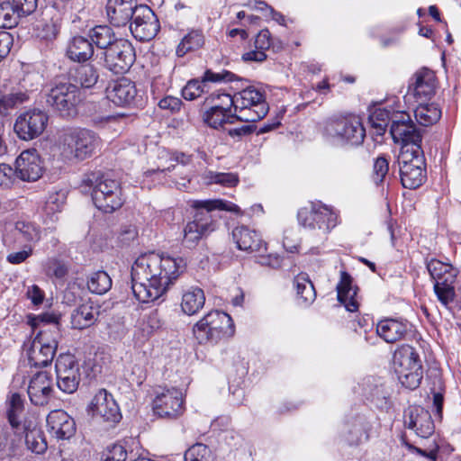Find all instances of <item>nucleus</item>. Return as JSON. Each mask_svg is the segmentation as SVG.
Instances as JSON below:
<instances>
[{"instance_id":"obj_61","label":"nucleus","mask_w":461,"mask_h":461,"mask_svg":"<svg viewBox=\"0 0 461 461\" xmlns=\"http://www.w3.org/2000/svg\"><path fill=\"white\" fill-rule=\"evenodd\" d=\"M22 17L34 13L38 6V0H12Z\"/></svg>"},{"instance_id":"obj_26","label":"nucleus","mask_w":461,"mask_h":461,"mask_svg":"<svg viewBox=\"0 0 461 461\" xmlns=\"http://www.w3.org/2000/svg\"><path fill=\"white\" fill-rule=\"evenodd\" d=\"M232 237L240 250L249 253H260L267 250L266 243L260 236L255 231L245 226L236 227L232 230Z\"/></svg>"},{"instance_id":"obj_29","label":"nucleus","mask_w":461,"mask_h":461,"mask_svg":"<svg viewBox=\"0 0 461 461\" xmlns=\"http://www.w3.org/2000/svg\"><path fill=\"white\" fill-rule=\"evenodd\" d=\"M53 12L52 9L46 10L42 13V18L37 21L33 26L34 34L41 41H53L59 33L60 23L58 18L55 19L51 15Z\"/></svg>"},{"instance_id":"obj_55","label":"nucleus","mask_w":461,"mask_h":461,"mask_svg":"<svg viewBox=\"0 0 461 461\" xmlns=\"http://www.w3.org/2000/svg\"><path fill=\"white\" fill-rule=\"evenodd\" d=\"M27 99L24 93H12L0 98V114L6 115L8 111Z\"/></svg>"},{"instance_id":"obj_27","label":"nucleus","mask_w":461,"mask_h":461,"mask_svg":"<svg viewBox=\"0 0 461 461\" xmlns=\"http://www.w3.org/2000/svg\"><path fill=\"white\" fill-rule=\"evenodd\" d=\"M100 306L94 303H86L76 308L71 314V324L74 329L84 330L94 325L99 316Z\"/></svg>"},{"instance_id":"obj_20","label":"nucleus","mask_w":461,"mask_h":461,"mask_svg":"<svg viewBox=\"0 0 461 461\" xmlns=\"http://www.w3.org/2000/svg\"><path fill=\"white\" fill-rule=\"evenodd\" d=\"M46 421L48 431L58 439H67L75 434V420L62 410L51 411Z\"/></svg>"},{"instance_id":"obj_30","label":"nucleus","mask_w":461,"mask_h":461,"mask_svg":"<svg viewBox=\"0 0 461 461\" xmlns=\"http://www.w3.org/2000/svg\"><path fill=\"white\" fill-rule=\"evenodd\" d=\"M17 429L6 425L0 427V459L16 456L21 448L22 436Z\"/></svg>"},{"instance_id":"obj_3","label":"nucleus","mask_w":461,"mask_h":461,"mask_svg":"<svg viewBox=\"0 0 461 461\" xmlns=\"http://www.w3.org/2000/svg\"><path fill=\"white\" fill-rule=\"evenodd\" d=\"M102 147L100 136L86 128L73 129L64 134L62 154L68 159L83 161L94 156Z\"/></svg>"},{"instance_id":"obj_35","label":"nucleus","mask_w":461,"mask_h":461,"mask_svg":"<svg viewBox=\"0 0 461 461\" xmlns=\"http://www.w3.org/2000/svg\"><path fill=\"white\" fill-rule=\"evenodd\" d=\"M318 212L314 234L324 237L338 224V215L331 208L324 204H319Z\"/></svg>"},{"instance_id":"obj_10","label":"nucleus","mask_w":461,"mask_h":461,"mask_svg":"<svg viewBox=\"0 0 461 461\" xmlns=\"http://www.w3.org/2000/svg\"><path fill=\"white\" fill-rule=\"evenodd\" d=\"M104 67L114 74H124L135 62L136 55L132 44L125 39H119L106 50L101 51Z\"/></svg>"},{"instance_id":"obj_36","label":"nucleus","mask_w":461,"mask_h":461,"mask_svg":"<svg viewBox=\"0 0 461 461\" xmlns=\"http://www.w3.org/2000/svg\"><path fill=\"white\" fill-rule=\"evenodd\" d=\"M88 37L92 45H95L98 49L106 50L118 39L111 27L107 25H98L89 31Z\"/></svg>"},{"instance_id":"obj_17","label":"nucleus","mask_w":461,"mask_h":461,"mask_svg":"<svg viewBox=\"0 0 461 461\" xmlns=\"http://www.w3.org/2000/svg\"><path fill=\"white\" fill-rule=\"evenodd\" d=\"M183 411V393L176 388L164 390L153 401V411L160 418L176 419Z\"/></svg>"},{"instance_id":"obj_41","label":"nucleus","mask_w":461,"mask_h":461,"mask_svg":"<svg viewBox=\"0 0 461 461\" xmlns=\"http://www.w3.org/2000/svg\"><path fill=\"white\" fill-rule=\"evenodd\" d=\"M22 15L12 0H0V28L12 29L18 25Z\"/></svg>"},{"instance_id":"obj_6","label":"nucleus","mask_w":461,"mask_h":461,"mask_svg":"<svg viewBox=\"0 0 461 461\" xmlns=\"http://www.w3.org/2000/svg\"><path fill=\"white\" fill-rule=\"evenodd\" d=\"M401 182L404 188L420 187L426 179L425 158L421 147L415 146L413 150L403 149L398 157Z\"/></svg>"},{"instance_id":"obj_14","label":"nucleus","mask_w":461,"mask_h":461,"mask_svg":"<svg viewBox=\"0 0 461 461\" xmlns=\"http://www.w3.org/2000/svg\"><path fill=\"white\" fill-rule=\"evenodd\" d=\"M57 385L65 393H75L81 380L79 364L75 356L61 354L55 363Z\"/></svg>"},{"instance_id":"obj_42","label":"nucleus","mask_w":461,"mask_h":461,"mask_svg":"<svg viewBox=\"0 0 461 461\" xmlns=\"http://www.w3.org/2000/svg\"><path fill=\"white\" fill-rule=\"evenodd\" d=\"M237 113L217 109V106H211L203 114V121L212 128L218 129L224 123H233L237 120Z\"/></svg>"},{"instance_id":"obj_49","label":"nucleus","mask_w":461,"mask_h":461,"mask_svg":"<svg viewBox=\"0 0 461 461\" xmlns=\"http://www.w3.org/2000/svg\"><path fill=\"white\" fill-rule=\"evenodd\" d=\"M236 98L229 94L215 92L205 98L204 104L211 106H217V109L230 113L231 109L235 110Z\"/></svg>"},{"instance_id":"obj_52","label":"nucleus","mask_w":461,"mask_h":461,"mask_svg":"<svg viewBox=\"0 0 461 461\" xmlns=\"http://www.w3.org/2000/svg\"><path fill=\"white\" fill-rule=\"evenodd\" d=\"M29 324L32 326L33 330L38 328L41 330L52 326L59 327V317L53 313L45 312L31 317ZM58 329L59 330V328Z\"/></svg>"},{"instance_id":"obj_39","label":"nucleus","mask_w":461,"mask_h":461,"mask_svg":"<svg viewBox=\"0 0 461 461\" xmlns=\"http://www.w3.org/2000/svg\"><path fill=\"white\" fill-rule=\"evenodd\" d=\"M204 44V35L201 30H192L181 40L176 47V53L184 57L187 52L196 50Z\"/></svg>"},{"instance_id":"obj_60","label":"nucleus","mask_w":461,"mask_h":461,"mask_svg":"<svg viewBox=\"0 0 461 461\" xmlns=\"http://www.w3.org/2000/svg\"><path fill=\"white\" fill-rule=\"evenodd\" d=\"M235 77H236V76L230 71H222L221 73H215L210 69H207L202 77V81L206 86L207 82H221V81L230 82V81H233L235 79Z\"/></svg>"},{"instance_id":"obj_58","label":"nucleus","mask_w":461,"mask_h":461,"mask_svg":"<svg viewBox=\"0 0 461 461\" xmlns=\"http://www.w3.org/2000/svg\"><path fill=\"white\" fill-rule=\"evenodd\" d=\"M389 170V163L384 157H379L375 160L373 167V180L376 185L381 184Z\"/></svg>"},{"instance_id":"obj_48","label":"nucleus","mask_w":461,"mask_h":461,"mask_svg":"<svg viewBox=\"0 0 461 461\" xmlns=\"http://www.w3.org/2000/svg\"><path fill=\"white\" fill-rule=\"evenodd\" d=\"M25 444L32 452L42 454L47 449V442L41 429L33 428L25 433Z\"/></svg>"},{"instance_id":"obj_19","label":"nucleus","mask_w":461,"mask_h":461,"mask_svg":"<svg viewBox=\"0 0 461 461\" xmlns=\"http://www.w3.org/2000/svg\"><path fill=\"white\" fill-rule=\"evenodd\" d=\"M27 393L33 405H47L53 396L51 375L46 371L36 373L30 380Z\"/></svg>"},{"instance_id":"obj_63","label":"nucleus","mask_w":461,"mask_h":461,"mask_svg":"<svg viewBox=\"0 0 461 461\" xmlns=\"http://www.w3.org/2000/svg\"><path fill=\"white\" fill-rule=\"evenodd\" d=\"M272 46L270 32L267 29L261 30L255 40V47L258 50L265 51Z\"/></svg>"},{"instance_id":"obj_57","label":"nucleus","mask_w":461,"mask_h":461,"mask_svg":"<svg viewBox=\"0 0 461 461\" xmlns=\"http://www.w3.org/2000/svg\"><path fill=\"white\" fill-rule=\"evenodd\" d=\"M127 451L121 444L108 446L102 454L103 461H126Z\"/></svg>"},{"instance_id":"obj_25","label":"nucleus","mask_w":461,"mask_h":461,"mask_svg":"<svg viewBox=\"0 0 461 461\" xmlns=\"http://www.w3.org/2000/svg\"><path fill=\"white\" fill-rule=\"evenodd\" d=\"M108 99L119 106L131 104L137 95V89L132 81L128 78H120L112 84L106 89Z\"/></svg>"},{"instance_id":"obj_40","label":"nucleus","mask_w":461,"mask_h":461,"mask_svg":"<svg viewBox=\"0 0 461 461\" xmlns=\"http://www.w3.org/2000/svg\"><path fill=\"white\" fill-rule=\"evenodd\" d=\"M419 105L416 107L414 113L417 122L423 125L429 126L436 123L441 116V111L435 104H424V102H418Z\"/></svg>"},{"instance_id":"obj_33","label":"nucleus","mask_w":461,"mask_h":461,"mask_svg":"<svg viewBox=\"0 0 461 461\" xmlns=\"http://www.w3.org/2000/svg\"><path fill=\"white\" fill-rule=\"evenodd\" d=\"M427 269L438 285L455 283L457 270L452 265L432 258L427 262Z\"/></svg>"},{"instance_id":"obj_56","label":"nucleus","mask_w":461,"mask_h":461,"mask_svg":"<svg viewBox=\"0 0 461 461\" xmlns=\"http://www.w3.org/2000/svg\"><path fill=\"white\" fill-rule=\"evenodd\" d=\"M454 284L455 283H447V285L434 284V291L437 297L445 306H447L455 299L456 293Z\"/></svg>"},{"instance_id":"obj_34","label":"nucleus","mask_w":461,"mask_h":461,"mask_svg":"<svg viewBox=\"0 0 461 461\" xmlns=\"http://www.w3.org/2000/svg\"><path fill=\"white\" fill-rule=\"evenodd\" d=\"M205 295L198 287H192L182 295L181 309L187 315L197 313L204 305Z\"/></svg>"},{"instance_id":"obj_54","label":"nucleus","mask_w":461,"mask_h":461,"mask_svg":"<svg viewBox=\"0 0 461 461\" xmlns=\"http://www.w3.org/2000/svg\"><path fill=\"white\" fill-rule=\"evenodd\" d=\"M205 91V85L202 79H191L182 89V96L185 100L193 101L200 97Z\"/></svg>"},{"instance_id":"obj_24","label":"nucleus","mask_w":461,"mask_h":461,"mask_svg":"<svg viewBox=\"0 0 461 461\" xmlns=\"http://www.w3.org/2000/svg\"><path fill=\"white\" fill-rule=\"evenodd\" d=\"M390 133L395 143L402 144V149L413 150V147L420 146L421 135L417 131L415 124L411 120V122H407L400 125H391Z\"/></svg>"},{"instance_id":"obj_50","label":"nucleus","mask_w":461,"mask_h":461,"mask_svg":"<svg viewBox=\"0 0 461 461\" xmlns=\"http://www.w3.org/2000/svg\"><path fill=\"white\" fill-rule=\"evenodd\" d=\"M204 179L207 184H219L226 187H232L238 185L239 176L235 173H217L209 171Z\"/></svg>"},{"instance_id":"obj_38","label":"nucleus","mask_w":461,"mask_h":461,"mask_svg":"<svg viewBox=\"0 0 461 461\" xmlns=\"http://www.w3.org/2000/svg\"><path fill=\"white\" fill-rule=\"evenodd\" d=\"M298 299L305 306L312 303L316 299V292L313 284L307 274H300L294 278Z\"/></svg>"},{"instance_id":"obj_44","label":"nucleus","mask_w":461,"mask_h":461,"mask_svg":"<svg viewBox=\"0 0 461 461\" xmlns=\"http://www.w3.org/2000/svg\"><path fill=\"white\" fill-rule=\"evenodd\" d=\"M14 235L19 242H36L40 240V230L31 222L17 221L14 225Z\"/></svg>"},{"instance_id":"obj_8","label":"nucleus","mask_w":461,"mask_h":461,"mask_svg":"<svg viewBox=\"0 0 461 461\" xmlns=\"http://www.w3.org/2000/svg\"><path fill=\"white\" fill-rule=\"evenodd\" d=\"M235 113L237 120L257 122L268 113V105L264 95L253 86L247 87L235 95Z\"/></svg>"},{"instance_id":"obj_53","label":"nucleus","mask_w":461,"mask_h":461,"mask_svg":"<svg viewBox=\"0 0 461 461\" xmlns=\"http://www.w3.org/2000/svg\"><path fill=\"white\" fill-rule=\"evenodd\" d=\"M210 449L202 443H196L189 447L184 456L185 461H209Z\"/></svg>"},{"instance_id":"obj_45","label":"nucleus","mask_w":461,"mask_h":461,"mask_svg":"<svg viewBox=\"0 0 461 461\" xmlns=\"http://www.w3.org/2000/svg\"><path fill=\"white\" fill-rule=\"evenodd\" d=\"M89 291L96 294H104L112 287V279L105 271L93 273L87 281Z\"/></svg>"},{"instance_id":"obj_21","label":"nucleus","mask_w":461,"mask_h":461,"mask_svg":"<svg viewBox=\"0 0 461 461\" xmlns=\"http://www.w3.org/2000/svg\"><path fill=\"white\" fill-rule=\"evenodd\" d=\"M436 77L434 73L423 68L414 75V82L409 86L407 95H412L417 102H426L435 94Z\"/></svg>"},{"instance_id":"obj_37","label":"nucleus","mask_w":461,"mask_h":461,"mask_svg":"<svg viewBox=\"0 0 461 461\" xmlns=\"http://www.w3.org/2000/svg\"><path fill=\"white\" fill-rule=\"evenodd\" d=\"M72 78L82 87L90 88L94 86L99 78L96 68L90 64L78 65L71 74Z\"/></svg>"},{"instance_id":"obj_23","label":"nucleus","mask_w":461,"mask_h":461,"mask_svg":"<svg viewBox=\"0 0 461 461\" xmlns=\"http://www.w3.org/2000/svg\"><path fill=\"white\" fill-rule=\"evenodd\" d=\"M408 429L422 438H427L434 433L435 426L430 413L421 407L410 409L408 420H405Z\"/></svg>"},{"instance_id":"obj_4","label":"nucleus","mask_w":461,"mask_h":461,"mask_svg":"<svg viewBox=\"0 0 461 461\" xmlns=\"http://www.w3.org/2000/svg\"><path fill=\"white\" fill-rule=\"evenodd\" d=\"M193 333L200 344L217 343L234 334L231 317L221 311H211L193 328Z\"/></svg>"},{"instance_id":"obj_28","label":"nucleus","mask_w":461,"mask_h":461,"mask_svg":"<svg viewBox=\"0 0 461 461\" xmlns=\"http://www.w3.org/2000/svg\"><path fill=\"white\" fill-rule=\"evenodd\" d=\"M409 326L407 322L396 319H385L378 322L376 333L387 343H394L404 338Z\"/></svg>"},{"instance_id":"obj_62","label":"nucleus","mask_w":461,"mask_h":461,"mask_svg":"<svg viewBox=\"0 0 461 461\" xmlns=\"http://www.w3.org/2000/svg\"><path fill=\"white\" fill-rule=\"evenodd\" d=\"M137 236L138 230L134 225H124L121 228L118 239L122 245H129Z\"/></svg>"},{"instance_id":"obj_5","label":"nucleus","mask_w":461,"mask_h":461,"mask_svg":"<svg viewBox=\"0 0 461 461\" xmlns=\"http://www.w3.org/2000/svg\"><path fill=\"white\" fill-rule=\"evenodd\" d=\"M393 367L404 387L410 390L419 387L423 371L419 354L413 347L402 345L397 348L393 357Z\"/></svg>"},{"instance_id":"obj_15","label":"nucleus","mask_w":461,"mask_h":461,"mask_svg":"<svg viewBox=\"0 0 461 461\" xmlns=\"http://www.w3.org/2000/svg\"><path fill=\"white\" fill-rule=\"evenodd\" d=\"M159 29V21L152 9L146 5H140L130 23L132 36L140 41H149L157 35Z\"/></svg>"},{"instance_id":"obj_59","label":"nucleus","mask_w":461,"mask_h":461,"mask_svg":"<svg viewBox=\"0 0 461 461\" xmlns=\"http://www.w3.org/2000/svg\"><path fill=\"white\" fill-rule=\"evenodd\" d=\"M169 160L172 162L169 166L167 167H158L157 169H150V170H148L146 172V174L148 175H152L154 174L155 172H166V171H171L176 164L175 163H179V164H182V165H187L191 162V156L189 155H186L183 152H175L173 153L171 156H170V158Z\"/></svg>"},{"instance_id":"obj_22","label":"nucleus","mask_w":461,"mask_h":461,"mask_svg":"<svg viewBox=\"0 0 461 461\" xmlns=\"http://www.w3.org/2000/svg\"><path fill=\"white\" fill-rule=\"evenodd\" d=\"M138 6L133 0H108L106 12L110 23L116 27L125 26L133 20Z\"/></svg>"},{"instance_id":"obj_11","label":"nucleus","mask_w":461,"mask_h":461,"mask_svg":"<svg viewBox=\"0 0 461 461\" xmlns=\"http://www.w3.org/2000/svg\"><path fill=\"white\" fill-rule=\"evenodd\" d=\"M326 134L339 141L359 145L363 142L366 131L358 118L330 119L325 126Z\"/></svg>"},{"instance_id":"obj_43","label":"nucleus","mask_w":461,"mask_h":461,"mask_svg":"<svg viewBox=\"0 0 461 461\" xmlns=\"http://www.w3.org/2000/svg\"><path fill=\"white\" fill-rule=\"evenodd\" d=\"M7 420L13 428H19L21 425L20 416L24 410V402L20 393H13L7 401Z\"/></svg>"},{"instance_id":"obj_47","label":"nucleus","mask_w":461,"mask_h":461,"mask_svg":"<svg viewBox=\"0 0 461 461\" xmlns=\"http://www.w3.org/2000/svg\"><path fill=\"white\" fill-rule=\"evenodd\" d=\"M192 208H203L210 213L215 209L240 213V207L232 203L224 202L222 200H194L191 201Z\"/></svg>"},{"instance_id":"obj_16","label":"nucleus","mask_w":461,"mask_h":461,"mask_svg":"<svg viewBox=\"0 0 461 461\" xmlns=\"http://www.w3.org/2000/svg\"><path fill=\"white\" fill-rule=\"evenodd\" d=\"M48 114L39 109L29 110L15 120L14 130L23 140H31L39 137L46 129Z\"/></svg>"},{"instance_id":"obj_18","label":"nucleus","mask_w":461,"mask_h":461,"mask_svg":"<svg viewBox=\"0 0 461 461\" xmlns=\"http://www.w3.org/2000/svg\"><path fill=\"white\" fill-rule=\"evenodd\" d=\"M14 176L23 181H37L43 174V166L36 149L23 150L15 160Z\"/></svg>"},{"instance_id":"obj_46","label":"nucleus","mask_w":461,"mask_h":461,"mask_svg":"<svg viewBox=\"0 0 461 461\" xmlns=\"http://www.w3.org/2000/svg\"><path fill=\"white\" fill-rule=\"evenodd\" d=\"M319 204L311 203L309 206L301 208L297 212L298 222L304 229L315 232Z\"/></svg>"},{"instance_id":"obj_1","label":"nucleus","mask_w":461,"mask_h":461,"mask_svg":"<svg viewBox=\"0 0 461 461\" xmlns=\"http://www.w3.org/2000/svg\"><path fill=\"white\" fill-rule=\"evenodd\" d=\"M182 258L154 252L140 255L131 267V289L140 303L158 300L167 293L171 284L185 271Z\"/></svg>"},{"instance_id":"obj_51","label":"nucleus","mask_w":461,"mask_h":461,"mask_svg":"<svg viewBox=\"0 0 461 461\" xmlns=\"http://www.w3.org/2000/svg\"><path fill=\"white\" fill-rule=\"evenodd\" d=\"M390 122V112L386 109H376L370 116L369 122L375 129L376 134L383 135Z\"/></svg>"},{"instance_id":"obj_31","label":"nucleus","mask_w":461,"mask_h":461,"mask_svg":"<svg viewBox=\"0 0 461 461\" xmlns=\"http://www.w3.org/2000/svg\"><path fill=\"white\" fill-rule=\"evenodd\" d=\"M67 57L75 62H86L94 55V46L89 39L83 36L73 37L67 47Z\"/></svg>"},{"instance_id":"obj_2","label":"nucleus","mask_w":461,"mask_h":461,"mask_svg":"<svg viewBox=\"0 0 461 461\" xmlns=\"http://www.w3.org/2000/svg\"><path fill=\"white\" fill-rule=\"evenodd\" d=\"M83 187L92 189V200L100 211L112 213L120 209L124 197L120 183L108 173L93 171L86 173L82 180Z\"/></svg>"},{"instance_id":"obj_32","label":"nucleus","mask_w":461,"mask_h":461,"mask_svg":"<svg viewBox=\"0 0 461 461\" xmlns=\"http://www.w3.org/2000/svg\"><path fill=\"white\" fill-rule=\"evenodd\" d=\"M338 300L345 305L348 312L357 311L358 304L355 300L357 288L352 286V277L347 272H341L340 281L337 285Z\"/></svg>"},{"instance_id":"obj_9","label":"nucleus","mask_w":461,"mask_h":461,"mask_svg":"<svg viewBox=\"0 0 461 461\" xmlns=\"http://www.w3.org/2000/svg\"><path fill=\"white\" fill-rule=\"evenodd\" d=\"M81 100L79 88L69 82L56 85L46 95V104L62 117H74Z\"/></svg>"},{"instance_id":"obj_12","label":"nucleus","mask_w":461,"mask_h":461,"mask_svg":"<svg viewBox=\"0 0 461 461\" xmlns=\"http://www.w3.org/2000/svg\"><path fill=\"white\" fill-rule=\"evenodd\" d=\"M194 219L184 228L183 244L193 249L198 242L216 230V221L206 209L194 208Z\"/></svg>"},{"instance_id":"obj_64","label":"nucleus","mask_w":461,"mask_h":461,"mask_svg":"<svg viewBox=\"0 0 461 461\" xmlns=\"http://www.w3.org/2000/svg\"><path fill=\"white\" fill-rule=\"evenodd\" d=\"M13 37L7 32H0V62L10 53Z\"/></svg>"},{"instance_id":"obj_7","label":"nucleus","mask_w":461,"mask_h":461,"mask_svg":"<svg viewBox=\"0 0 461 461\" xmlns=\"http://www.w3.org/2000/svg\"><path fill=\"white\" fill-rule=\"evenodd\" d=\"M59 330L57 326L39 330L28 350V360L32 366H49L58 348Z\"/></svg>"},{"instance_id":"obj_13","label":"nucleus","mask_w":461,"mask_h":461,"mask_svg":"<svg viewBox=\"0 0 461 461\" xmlns=\"http://www.w3.org/2000/svg\"><path fill=\"white\" fill-rule=\"evenodd\" d=\"M88 412L108 428L113 427L122 420L117 402L105 389H100L95 393L88 406Z\"/></svg>"}]
</instances>
